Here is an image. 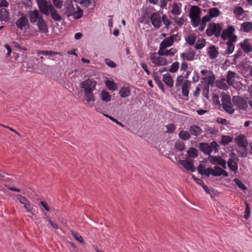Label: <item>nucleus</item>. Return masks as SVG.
Masks as SVG:
<instances>
[{
	"label": "nucleus",
	"instance_id": "f257e3e1",
	"mask_svg": "<svg viewBox=\"0 0 252 252\" xmlns=\"http://www.w3.org/2000/svg\"><path fill=\"white\" fill-rule=\"evenodd\" d=\"M28 17L31 24H36L39 32L43 33H46L48 32V25L43 19L42 15L38 10L34 9L29 11Z\"/></svg>",
	"mask_w": 252,
	"mask_h": 252
},
{
	"label": "nucleus",
	"instance_id": "f03ea898",
	"mask_svg": "<svg viewBox=\"0 0 252 252\" xmlns=\"http://www.w3.org/2000/svg\"><path fill=\"white\" fill-rule=\"evenodd\" d=\"M96 85V82L90 79H88L81 83V88L84 91L85 99L88 102H94L95 101L93 92L95 89Z\"/></svg>",
	"mask_w": 252,
	"mask_h": 252
},
{
	"label": "nucleus",
	"instance_id": "7ed1b4c3",
	"mask_svg": "<svg viewBox=\"0 0 252 252\" xmlns=\"http://www.w3.org/2000/svg\"><path fill=\"white\" fill-rule=\"evenodd\" d=\"M76 6L77 10H75L72 1L71 0H68L65 8V15L67 17L72 16L75 19L81 18L83 16V11L79 6L77 5Z\"/></svg>",
	"mask_w": 252,
	"mask_h": 252
},
{
	"label": "nucleus",
	"instance_id": "20e7f679",
	"mask_svg": "<svg viewBox=\"0 0 252 252\" xmlns=\"http://www.w3.org/2000/svg\"><path fill=\"white\" fill-rule=\"evenodd\" d=\"M201 13L200 8L196 5L192 6L190 8L189 16L191 20V25L197 27L200 22V15Z\"/></svg>",
	"mask_w": 252,
	"mask_h": 252
},
{
	"label": "nucleus",
	"instance_id": "39448f33",
	"mask_svg": "<svg viewBox=\"0 0 252 252\" xmlns=\"http://www.w3.org/2000/svg\"><path fill=\"white\" fill-rule=\"evenodd\" d=\"M36 3L40 11L46 16L49 15L50 9H53L54 6L47 0H36Z\"/></svg>",
	"mask_w": 252,
	"mask_h": 252
},
{
	"label": "nucleus",
	"instance_id": "423d86ee",
	"mask_svg": "<svg viewBox=\"0 0 252 252\" xmlns=\"http://www.w3.org/2000/svg\"><path fill=\"white\" fill-rule=\"evenodd\" d=\"M221 30L222 27L220 25L213 23L208 26L206 32L208 36L215 35L216 37H219L220 35Z\"/></svg>",
	"mask_w": 252,
	"mask_h": 252
},
{
	"label": "nucleus",
	"instance_id": "0eeeda50",
	"mask_svg": "<svg viewBox=\"0 0 252 252\" xmlns=\"http://www.w3.org/2000/svg\"><path fill=\"white\" fill-rule=\"evenodd\" d=\"M150 59L152 63L154 64V66H164L167 63L166 59L160 57V56L158 55V53H152L150 56Z\"/></svg>",
	"mask_w": 252,
	"mask_h": 252
},
{
	"label": "nucleus",
	"instance_id": "6e6552de",
	"mask_svg": "<svg viewBox=\"0 0 252 252\" xmlns=\"http://www.w3.org/2000/svg\"><path fill=\"white\" fill-rule=\"evenodd\" d=\"M232 102L239 110H245L248 107L247 102L241 96H233Z\"/></svg>",
	"mask_w": 252,
	"mask_h": 252
},
{
	"label": "nucleus",
	"instance_id": "1a4fd4ad",
	"mask_svg": "<svg viewBox=\"0 0 252 252\" xmlns=\"http://www.w3.org/2000/svg\"><path fill=\"white\" fill-rule=\"evenodd\" d=\"M19 15L21 17L16 21L15 24L19 29L22 30L26 26H29V23L28 17L25 14L20 12Z\"/></svg>",
	"mask_w": 252,
	"mask_h": 252
},
{
	"label": "nucleus",
	"instance_id": "9d476101",
	"mask_svg": "<svg viewBox=\"0 0 252 252\" xmlns=\"http://www.w3.org/2000/svg\"><path fill=\"white\" fill-rule=\"evenodd\" d=\"M235 29L233 26H229L227 29H225L222 31L221 34V38L223 40H226L228 38V40H231L233 36H237L236 35L233 34Z\"/></svg>",
	"mask_w": 252,
	"mask_h": 252
},
{
	"label": "nucleus",
	"instance_id": "9b49d317",
	"mask_svg": "<svg viewBox=\"0 0 252 252\" xmlns=\"http://www.w3.org/2000/svg\"><path fill=\"white\" fill-rule=\"evenodd\" d=\"M177 37L176 34H173L169 37L165 38L160 44L159 49H165L171 46L174 43V39Z\"/></svg>",
	"mask_w": 252,
	"mask_h": 252
},
{
	"label": "nucleus",
	"instance_id": "f8f14e48",
	"mask_svg": "<svg viewBox=\"0 0 252 252\" xmlns=\"http://www.w3.org/2000/svg\"><path fill=\"white\" fill-rule=\"evenodd\" d=\"M150 19L153 26L156 28H159L161 25V16L158 13H154L150 17Z\"/></svg>",
	"mask_w": 252,
	"mask_h": 252
},
{
	"label": "nucleus",
	"instance_id": "ddd939ff",
	"mask_svg": "<svg viewBox=\"0 0 252 252\" xmlns=\"http://www.w3.org/2000/svg\"><path fill=\"white\" fill-rule=\"evenodd\" d=\"M210 162L212 164H217L222 166V167L224 169L226 168V162L220 157H217V156L211 157L210 159Z\"/></svg>",
	"mask_w": 252,
	"mask_h": 252
},
{
	"label": "nucleus",
	"instance_id": "4468645a",
	"mask_svg": "<svg viewBox=\"0 0 252 252\" xmlns=\"http://www.w3.org/2000/svg\"><path fill=\"white\" fill-rule=\"evenodd\" d=\"M195 54V51L193 49L190 48L187 52L182 53L180 56L184 60H186L188 61H191L194 59Z\"/></svg>",
	"mask_w": 252,
	"mask_h": 252
},
{
	"label": "nucleus",
	"instance_id": "2eb2a0df",
	"mask_svg": "<svg viewBox=\"0 0 252 252\" xmlns=\"http://www.w3.org/2000/svg\"><path fill=\"white\" fill-rule=\"evenodd\" d=\"M179 163L187 170H189L191 172H194L195 171L193 163L187 159L180 160Z\"/></svg>",
	"mask_w": 252,
	"mask_h": 252
},
{
	"label": "nucleus",
	"instance_id": "dca6fc26",
	"mask_svg": "<svg viewBox=\"0 0 252 252\" xmlns=\"http://www.w3.org/2000/svg\"><path fill=\"white\" fill-rule=\"evenodd\" d=\"M237 39V36H233L231 40H228L226 45H227V49L226 50V53L227 54H231L234 49V43L236 42Z\"/></svg>",
	"mask_w": 252,
	"mask_h": 252
},
{
	"label": "nucleus",
	"instance_id": "f3484780",
	"mask_svg": "<svg viewBox=\"0 0 252 252\" xmlns=\"http://www.w3.org/2000/svg\"><path fill=\"white\" fill-rule=\"evenodd\" d=\"M189 131L190 135L191 134L195 136L200 135L202 132V129L198 126L196 125H192L190 126Z\"/></svg>",
	"mask_w": 252,
	"mask_h": 252
},
{
	"label": "nucleus",
	"instance_id": "a211bd4d",
	"mask_svg": "<svg viewBox=\"0 0 252 252\" xmlns=\"http://www.w3.org/2000/svg\"><path fill=\"white\" fill-rule=\"evenodd\" d=\"M235 141L238 147L245 148L248 145V142L246 137L244 135H240L238 136Z\"/></svg>",
	"mask_w": 252,
	"mask_h": 252
},
{
	"label": "nucleus",
	"instance_id": "6ab92c4d",
	"mask_svg": "<svg viewBox=\"0 0 252 252\" xmlns=\"http://www.w3.org/2000/svg\"><path fill=\"white\" fill-rule=\"evenodd\" d=\"M177 52V50L172 48L169 50H165V49H159L158 55L161 56H172Z\"/></svg>",
	"mask_w": 252,
	"mask_h": 252
},
{
	"label": "nucleus",
	"instance_id": "aec40b11",
	"mask_svg": "<svg viewBox=\"0 0 252 252\" xmlns=\"http://www.w3.org/2000/svg\"><path fill=\"white\" fill-rule=\"evenodd\" d=\"M241 47L246 53H248L252 51V46L248 39H245L243 42L241 43Z\"/></svg>",
	"mask_w": 252,
	"mask_h": 252
},
{
	"label": "nucleus",
	"instance_id": "412c9836",
	"mask_svg": "<svg viewBox=\"0 0 252 252\" xmlns=\"http://www.w3.org/2000/svg\"><path fill=\"white\" fill-rule=\"evenodd\" d=\"M236 76V73L235 72L230 70L227 72L225 79L228 85L230 86L234 83Z\"/></svg>",
	"mask_w": 252,
	"mask_h": 252
},
{
	"label": "nucleus",
	"instance_id": "4be33fe9",
	"mask_svg": "<svg viewBox=\"0 0 252 252\" xmlns=\"http://www.w3.org/2000/svg\"><path fill=\"white\" fill-rule=\"evenodd\" d=\"M190 82H189L188 80H186L185 82H184L182 86V93L183 95L184 96H186L187 97V98L186 99L187 100L188 99V96L189 94V86L190 85Z\"/></svg>",
	"mask_w": 252,
	"mask_h": 252
},
{
	"label": "nucleus",
	"instance_id": "5701e85b",
	"mask_svg": "<svg viewBox=\"0 0 252 252\" xmlns=\"http://www.w3.org/2000/svg\"><path fill=\"white\" fill-rule=\"evenodd\" d=\"M182 4L180 3L174 2L172 7L171 12L174 15H179L181 13Z\"/></svg>",
	"mask_w": 252,
	"mask_h": 252
},
{
	"label": "nucleus",
	"instance_id": "b1692460",
	"mask_svg": "<svg viewBox=\"0 0 252 252\" xmlns=\"http://www.w3.org/2000/svg\"><path fill=\"white\" fill-rule=\"evenodd\" d=\"M163 81L169 88L173 87L174 81L171 76L169 73H166L163 75Z\"/></svg>",
	"mask_w": 252,
	"mask_h": 252
},
{
	"label": "nucleus",
	"instance_id": "393cba45",
	"mask_svg": "<svg viewBox=\"0 0 252 252\" xmlns=\"http://www.w3.org/2000/svg\"><path fill=\"white\" fill-rule=\"evenodd\" d=\"M9 20V13L5 8L0 9V20L7 22Z\"/></svg>",
	"mask_w": 252,
	"mask_h": 252
},
{
	"label": "nucleus",
	"instance_id": "a878e982",
	"mask_svg": "<svg viewBox=\"0 0 252 252\" xmlns=\"http://www.w3.org/2000/svg\"><path fill=\"white\" fill-rule=\"evenodd\" d=\"M119 94L121 97H127L130 95V89L128 87L124 86L120 89Z\"/></svg>",
	"mask_w": 252,
	"mask_h": 252
},
{
	"label": "nucleus",
	"instance_id": "bb28decb",
	"mask_svg": "<svg viewBox=\"0 0 252 252\" xmlns=\"http://www.w3.org/2000/svg\"><path fill=\"white\" fill-rule=\"evenodd\" d=\"M228 84L225 78H221L220 80H217L216 86L220 89L223 90H227L228 89Z\"/></svg>",
	"mask_w": 252,
	"mask_h": 252
},
{
	"label": "nucleus",
	"instance_id": "cd10ccee",
	"mask_svg": "<svg viewBox=\"0 0 252 252\" xmlns=\"http://www.w3.org/2000/svg\"><path fill=\"white\" fill-rule=\"evenodd\" d=\"M208 55L212 59H215L219 56V52L214 45L211 46L209 48Z\"/></svg>",
	"mask_w": 252,
	"mask_h": 252
},
{
	"label": "nucleus",
	"instance_id": "c85d7f7f",
	"mask_svg": "<svg viewBox=\"0 0 252 252\" xmlns=\"http://www.w3.org/2000/svg\"><path fill=\"white\" fill-rule=\"evenodd\" d=\"M241 30L244 32H249L252 30V23L245 22L241 24Z\"/></svg>",
	"mask_w": 252,
	"mask_h": 252
},
{
	"label": "nucleus",
	"instance_id": "c756f323",
	"mask_svg": "<svg viewBox=\"0 0 252 252\" xmlns=\"http://www.w3.org/2000/svg\"><path fill=\"white\" fill-rule=\"evenodd\" d=\"M200 149L203 153L207 155H210L212 152V149H211L210 146L207 143H200Z\"/></svg>",
	"mask_w": 252,
	"mask_h": 252
},
{
	"label": "nucleus",
	"instance_id": "7c9ffc66",
	"mask_svg": "<svg viewBox=\"0 0 252 252\" xmlns=\"http://www.w3.org/2000/svg\"><path fill=\"white\" fill-rule=\"evenodd\" d=\"M51 17L56 21H60L62 20V17L58 13L57 11L55 9L54 6L53 9H50V13Z\"/></svg>",
	"mask_w": 252,
	"mask_h": 252
},
{
	"label": "nucleus",
	"instance_id": "2f4dec72",
	"mask_svg": "<svg viewBox=\"0 0 252 252\" xmlns=\"http://www.w3.org/2000/svg\"><path fill=\"white\" fill-rule=\"evenodd\" d=\"M227 165L231 171L236 172L237 170V163L233 159L229 158L228 160L227 161Z\"/></svg>",
	"mask_w": 252,
	"mask_h": 252
},
{
	"label": "nucleus",
	"instance_id": "473e14b6",
	"mask_svg": "<svg viewBox=\"0 0 252 252\" xmlns=\"http://www.w3.org/2000/svg\"><path fill=\"white\" fill-rule=\"evenodd\" d=\"M208 83L205 85L204 89L206 90L207 92L209 91V85L212 86L214 83L215 80V75L212 72V74H210L208 77Z\"/></svg>",
	"mask_w": 252,
	"mask_h": 252
},
{
	"label": "nucleus",
	"instance_id": "72a5a7b5",
	"mask_svg": "<svg viewBox=\"0 0 252 252\" xmlns=\"http://www.w3.org/2000/svg\"><path fill=\"white\" fill-rule=\"evenodd\" d=\"M187 154L189 158H194L198 156V151L194 148H189L187 151Z\"/></svg>",
	"mask_w": 252,
	"mask_h": 252
},
{
	"label": "nucleus",
	"instance_id": "f704fd0d",
	"mask_svg": "<svg viewBox=\"0 0 252 252\" xmlns=\"http://www.w3.org/2000/svg\"><path fill=\"white\" fill-rule=\"evenodd\" d=\"M220 96L222 102L221 106L226 104H230L231 99L229 95L226 94L225 93H222Z\"/></svg>",
	"mask_w": 252,
	"mask_h": 252
},
{
	"label": "nucleus",
	"instance_id": "c9c22d12",
	"mask_svg": "<svg viewBox=\"0 0 252 252\" xmlns=\"http://www.w3.org/2000/svg\"><path fill=\"white\" fill-rule=\"evenodd\" d=\"M100 96L101 99L105 102L110 101L111 99V96L109 93L105 90H103L101 91Z\"/></svg>",
	"mask_w": 252,
	"mask_h": 252
},
{
	"label": "nucleus",
	"instance_id": "e433bc0d",
	"mask_svg": "<svg viewBox=\"0 0 252 252\" xmlns=\"http://www.w3.org/2000/svg\"><path fill=\"white\" fill-rule=\"evenodd\" d=\"M106 86L107 89L111 91H115L117 89V84L113 81L107 80L105 82Z\"/></svg>",
	"mask_w": 252,
	"mask_h": 252
},
{
	"label": "nucleus",
	"instance_id": "4c0bfd02",
	"mask_svg": "<svg viewBox=\"0 0 252 252\" xmlns=\"http://www.w3.org/2000/svg\"><path fill=\"white\" fill-rule=\"evenodd\" d=\"M223 109L228 113L232 114L234 112L233 105L230 102V104H226L222 105Z\"/></svg>",
	"mask_w": 252,
	"mask_h": 252
},
{
	"label": "nucleus",
	"instance_id": "58836bf2",
	"mask_svg": "<svg viewBox=\"0 0 252 252\" xmlns=\"http://www.w3.org/2000/svg\"><path fill=\"white\" fill-rule=\"evenodd\" d=\"M179 137L182 140H187L190 138V135L189 131L182 130L179 133Z\"/></svg>",
	"mask_w": 252,
	"mask_h": 252
},
{
	"label": "nucleus",
	"instance_id": "ea45409f",
	"mask_svg": "<svg viewBox=\"0 0 252 252\" xmlns=\"http://www.w3.org/2000/svg\"><path fill=\"white\" fill-rule=\"evenodd\" d=\"M220 12V10L217 8H211L209 11V16L210 18L217 17L219 15Z\"/></svg>",
	"mask_w": 252,
	"mask_h": 252
},
{
	"label": "nucleus",
	"instance_id": "a19ab883",
	"mask_svg": "<svg viewBox=\"0 0 252 252\" xmlns=\"http://www.w3.org/2000/svg\"><path fill=\"white\" fill-rule=\"evenodd\" d=\"M71 234L74 237V239L79 241V242L84 244L85 243V241L83 238V237L79 234L78 232L72 231Z\"/></svg>",
	"mask_w": 252,
	"mask_h": 252
},
{
	"label": "nucleus",
	"instance_id": "79ce46f5",
	"mask_svg": "<svg viewBox=\"0 0 252 252\" xmlns=\"http://www.w3.org/2000/svg\"><path fill=\"white\" fill-rule=\"evenodd\" d=\"M205 40L204 39H198L195 45V48L196 50L201 49L205 46Z\"/></svg>",
	"mask_w": 252,
	"mask_h": 252
},
{
	"label": "nucleus",
	"instance_id": "37998d69",
	"mask_svg": "<svg viewBox=\"0 0 252 252\" xmlns=\"http://www.w3.org/2000/svg\"><path fill=\"white\" fill-rule=\"evenodd\" d=\"M196 36L193 34H189L186 38V41L190 45H193L194 44Z\"/></svg>",
	"mask_w": 252,
	"mask_h": 252
},
{
	"label": "nucleus",
	"instance_id": "c03bdc74",
	"mask_svg": "<svg viewBox=\"0 0 252 252\" xmlns=\"http://www.w3.org/2000/svg\"><path fill=\"white\" fill-rule=\"evenodd\" d=\"M223 169L220 167L216 166L214 167V169L212 170V175L214 176H220L222 175V172Z\"/></svg>",
	"mask_w": 252,
	"mask_h": 252
},
{
	"label": "nucleus",
	"instance_id": "a18cd8bd",
	"mask_svg": "<svg viewBox=\"0 0 252 252\" xmlns=\"http://www.w3.org/2000/svg\"><path fill=\"white\" fill-rule=\"evenodd\" d=\"M175 146L177 150L182 151L185 148V145L184 143L180 140H177L175 143Z\"/></svg>",
	"mask_w": 252,
	"mask_h": 252
},
{
	"label": "nucleus",
	"instance_id": "49530a36",
	"mask_svg": "<svg viewBox=\"0 0 252 252\" xmlns=\"http://www.w3.org/2000/svg\"><path fill=\"white\" fill-rule=\"evenodd\" d=\"M38 54H42L44 55H49L50 56H52L55 55H61V53L59 52H56L52 51H38Z\"/></svg>",
	"mask_w": 252,
	"mask_h": 252
},
{
	"label": "nucleus",
	"instance_id": "de8ad7c7",
	"mask_svg": "<svg viewBox=\"0 0 252 252\" xmlns=\"http://www.w3.org/2000/svg\"><path fill=\"white\" fill-rule=\"evenodd\" d=\"M179 68V63L178 62H175L173 63L170 66V67L169 69V71L171 73L176 72Z\"/></svg>",
	"mask_w": 252,
	"mask_h": 252
},
{
	"label": "nucleus",
	"instance_id": "09e8293b",
	"mask_svg": "<svg viewBox=\"0 0 252 252\" xmlns=\"http://www.w3.org/2000/svg\"><path fill=\"white\" fill-rule=\"evenodd\" d=\"M232 141V139L229 136H222L220 141V144L226 145Z\"/></svg>",
	"mask_w": 252,
	"mask_h": 252
},
{
	"label": "nucleus",
	"instance_id": "8fccbe9b",
	"mask_svg": "<svg viewBox=\"0 0 252 252\" xmlns=\"http://www.w3.org/2000/svg\"><path fill=\"white\" fill-rule=\"evenodd\" d=\"M83 3L91 9H93L95 6V2L93 0H85Z\"/></svg>",
	"mask_w": 252,
	"mask_h": 252
},
{
	"label": "nucleus",
	"instance_id": "3c124183",
	"mask_svg": "<svg viewBox=\"0 0 252 252\" xmlns=\"http://www.w3.org/2000/svg\"><path fill=\"white\" fill-rule=\"evenodd\" d=\"M245 204L246 207L245 209L244 217L245 219H248L250 217V208L249 204L247 201L245 202Z\"/></svg>",
	"mask_w": 252,
	"mask_h": 252
},
{
	"label": "nucleus",
	"instance_id": "603ef678",
	"mask_svg": "<svg viewBox=\"0 0 252 252\" xmlns=\"http://www.w3.org/2000/svg\"><path fill=\"white\" fill-rule=\"evenodd\" d=\"M234 183L237 185V186L241 189L242 190H245L247 189V188L245 186V185H244L243 184V183H242V182H241L240 180H239L237 178H235L234 179Z\"/></svg>",
	"mask_w": 252,
	"mask_h": 252
},
{
	"label": "nucleus",
	"instance_id": "864d4df0",
	"mask_svg": "<svg viewBox=\"0 0 252 252\" xmlns=\"http://www.w3.org/2000/svg\"><path fill=\"white\" fill-rule=\"evenodd\" d=\"M234 12L236 16H240L244 13V10L241 7H236L234 9Z\"/></svg>",
	"mask_w": 252,
	"mask_h": 252
},
{
	"label": "nucleus",
	"instance_id": "5fc2aeb1",
	"mask_svg": "<svg viewBox=\"0 0 252 252\" xmlns=\"http://www.w3.org/2000/svg\"><path fill=\"white\" fill-rule=\"evenodd\" d=\"M183 76L182 75H180L177 77V79L175 82V86L176 87H179L182 85H183Z\"/></svg>",
	"mask_w": 252,
	"mask_h": 252
},
{
	"label": "nucleus",
	"instance_id": "6e6d98bb",
	"mask_svg": "<svg viewBox=\"0 0 252 252\" xmlns=\"http://www.w3.org/2000/svg\"><path fill=\"white\" fill-rule=\"evenodd\" d=\"M55 6L58 9H60L63 6V0H52Z\"/></svg>",
	"mask_w": 252,
	"mask_h": 252
},
{
	"label": "nucleus",
	"instance_id": "4d7b16f0",
	"mask_svg": "<svg viewBox=\"0 0 252 252\" xmlns=\"http://www.w3.org/2000/svg\"><path fill=\"white\" fill-rule=\"evenodd\" d=\"M230 86H233V87L237 91H240L242 89V84L240 82H235L233 85H231Z\"/></svg>",
	"mask_w": 252,
	"mask_h": 252
},
{
	"label": "nucleus",
	"instance_id": "13d9d810",
	"mask_svg": "<svg viewBox=\"0 0 252 252\" xmlns=\"http://www.w3.org/2000/svg\"><path fill=\"white\" fill-rule=\"evenodd\" d=\"M156 83L158 86V88L161 89V90L164 92V87L163 84L161 82L159 78H157L156 77L155 78Z\"/></svg>",
	"mask_w": 252,
	"mask_h": 252
},
{
	"label": "nucleus",
	"instance_id": "bf43d9fd",
	"mask_svg": "<svg viewBox=\"0 0 252 252\" xmlns=\"http://www.w3.org/2000/svg\"><path fill=\"white\" fill-rule=\"evenodd\" d=\"M105 63L107 65H108L110 67L113 68L116 66V64L113 61L110 60V59H105Z\"/></svg>",
	"mask_w": 252,
	"mask_h": 252
},
{
	"label": "nucleus",
	"instance_id": "052dcab7",
	"mask_svg": "<svg viewBox=\"0 0 252 252\" xmlns=\"http://www.w3.org/2000/svg\"><path fill=\"white\" fill-rule=\"evenodd\" d=\"M162 21L164 24L166 28H168L171 23L170 21L167 19L165 15H162Z\"/></svg>",
	"mask_w": 252,
	"mask_h": 252
},
{
	"label": "nucleus",
	"instance_id": "680f3d73",
	"mask_svg": "<svg viewBox=\"0 0 252 252\" xmlns=\"http://www.w3.org/2000/svg\"><path fill=\"white\" fill-rule=\"evenodd\" d=\"M106 117L109 118L111 120H112L113 122L116 123L118 125L120 126H121L124 127L125 126L124 125L122 124V123L119 122L117 119H115L112 116H108L107 115H104Z\"/></svg>",
	"mask_w": 252,
	"mask_h": 252
},
{
	"label": "nucleus",
	"instance_id": "e2e57ef3",
	"mask_svg": "<svg viewBox=\"0 0 252 252\" xmlns=\"http://www.w3.org/2000/svg\"><path fill=\"white\" fill-rule=\"evenodd\" d=\"M17 196V199L19 200V202L22 204L26 203V202L29 201V200L25 197L21 195L18 194Z\"/></svg>",
	"mask_w": 252,
	"mask_h": 252
},
{
	"label": "nucleus",
	"instance_id": "0e129e2a",
	"mask_svg": "<svg viewBox=\"0 0 252 252\" xmlns=\"http://www.w3.org/2000/svg\"><path fill=\"white\" fill-rule=\"evenodd\" d=\"M212 170L213 169L212 168H204V170H203V173L202 175H205L207 176V177H209L210 175H212Z\"/></svg>",
	"mask_w": 252,
	"mask_h": 252
},
{
	"label": "nucleus",
	"instance_id": "69168bd1",
	"mask_svg": "<svg viewBox=\"0 0 252 252\" xmlns=\"http://www.w3.org/2000/svg\"><path fill=\"white\" fill-rule=\"evenodd\" d=\"M211 20V18L210 17L208 16V15H206V16H203L201 20H200V22L205 25H206V23L207 22L210 21Z\"/></svg>",
	"mask_w": 252,
	"mask_h": 252
},
{
	"label": "nucleus",
	"instance_id": "338daca9",
	"mask_svg": "<svg viewBox=\"0 0 252 252\" xmlns=\"http://www.w3.org/2000/svg\"><path fill=\"white\" fill-rule=\"evenodd\" d=\"M167 132L168 133H172L175 129V126L173 124H169L166 126Z\"/></svg>",
	"mask_w": 252,
	"mask_h": 252
},
{
	"label": "nucleus",
	"instance_id": "774afa93",
	"mask_svg": "<svg viewBox=\"0 0 252 252\" xmlns=\"http://www.w3.org/2000/svg\"><path fill=\"white\" fill-rule=\"evenodd\" d=\"M201 73L202 76H204L205 77H208L210 74H212V72L207 69L202 70Z\"/></svg>",
	"mask_w": 252,
	"mask_h": 252
}]
</instances>
